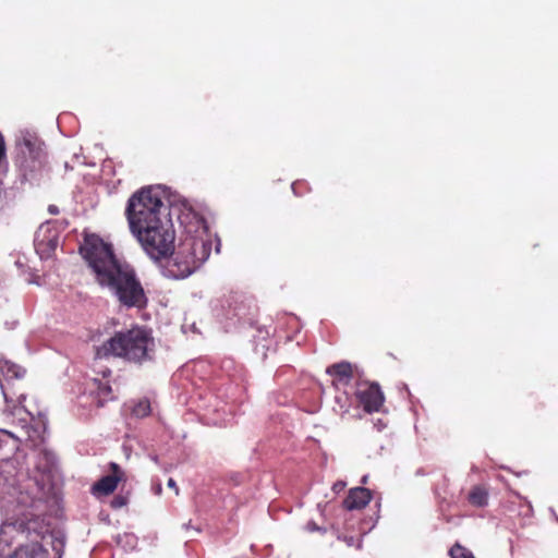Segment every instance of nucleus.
I'll return each mask as SVG.
<instances>
[{"instance_id":"obj_20","label":"nucleus","mask_w":558,"mask_h":558,"mask_svg":"<svg viewBox=\"0 0 558 558\" xmlns=\"http://www.w3.org/2000/svg\"><path fill=\"white\" fill-rule=\"evenodd\" d=\"M57 243H58L57 239H49V240H48V244H49V246H50V248H51V250H54V248H56Z\"/></svg>"},{"instance_id":"obj_5","label":"nucleus","mask_w":558,"mask_h":558,"mask_svg":"<svg viewBox=\"0 0 558 558\" xmlns=\"http://www.w3.org/2000/svg\"><path fill=\"white\" fill-rule=\"evenodd\" d=\"M162 195L159 186H148L130 197L125 214L131 231L170 217Z\"/></svg>"},{"instance_id":"obj_11","label":"nucleus","mask_w":558,"mask_h":558,"mask_svg":"<svg viewBox=\"0 0 558 558\" xmlns=\"http://www.w3.org/2000/svg\"><path fill=\"white\" fill-rule=\"evenodd\" d=\"M327 373L335 378L337 384L347 385L352 377V366L348 362L337 363L329 366Z\"/></svg>"},{"instance_id":"obj_10","label":"nucleus","mask_w":558,"mask_h":558,"mask_svg":"<svg viewBox=\"0 0 558 558\" xmlns=\"http://www.w3.org/2000/svg\"><path fill=\"white\" fill-rule=\"evenodd\" d=\"M372 499L371 492L367 488L355 487L349 493L344 499L343 505L348 510L362 509L368 505Z\"/></svg>"},{"instance_id":"obj_18","label":"nucleus","mask_w":558,"mask_h":558,"mask_svg":"<svg viewBox=\"0 0 558 558\" xmlns=\"http://www.w3.org/2000/svg\"><path fill=\"white\" fill-rule=\"evenodd\" d=\"M167 485H168L169 488L174 489L175 495H179V488H178L177 483H175V481L173 478H169Z\"/></svg>"},{"instance_id":"obj_27","label":"nucleus","mask_w":558,"mask_h":558,"mask_svg":"<svg viewBox=\"0 0 558 558\" xmlns=\"http://www.w3.org/2000/svg\"><path fill=\"white\" fill-rule=\"evenodd\" d=\"M156 490L159 493L161 490V487L160 486L156 487Z\"/></svg>"},{"instance_id":"obj_24","label":"nucleus","mask_w":558,"mask_h":558,"mask_svg":"<svg viewBox=\"0 0 558 558\" xmlns=\"http://www.w3.org/2000/svg\"><path fill=\"white\" fill-rule=\"evenodd\" d=\"M362 483H363V484H366V483H367V476H366V475H365V476H363V478H362Z\"/></svg>"},{"instance_id":"obj_25","label":"nucleus","mask_w":558,"mask_h":558,"mask_svg":"<svg viewBox=\"0 0 558 558\" xmlns=\"http://www.w3.org/2000/svg\"><path fill=\"white\" fill-rule=\"evenodd\" d=\"M114 504H116V505H118V506L123 505V502H122V501H114Z\"/></svg>"},{"instance_id":"obj_21","label":"nucleus","mask_w":558,"mask_h":558,"mask_svg":"<svg viewBox=\"0 0 558 558\" xmlns=\"http://www.w3.org/2000/svg\"><path fill=\"white\" fill-rule=\"evenodd\" d=\"M41 245H43V241H37L36 242V250H37V252H41V250H43Z\"/></svg>"},{"instance_id":"obj_16","label":"nucleus","mask_w":558,"mask_h":558,"mask_svg":"<svg viewBox=\"0 0 558 558\" xmlns=\"http://www.w3.org/2000/svg\"><path fill=\"white\" fill-rule=\"evenodd\" d=\"M36 143H37L36 137L31 135L29 133H22V136L19 140V145H24L28 149L29 153H32L34 150Z\"/></svg>"},{"instance_id":"obj_6","label":"nucleus","mask_w":558,"mask_h":558,"mask_svg":"<svg viewBox=\"0 0 558 558\" xmlns=\"http://www.w3.org/2000/svg\"><path fill=\"white\" fill-rule=\"evenodd\" d=\"M131 232L153 259H160L173 252L175 234L170 217Z\"/></svg>"},{"instance_id":"obj_9","label":"nucleus","mask_w":558,"mask_h":558,"mask_svg":"<svg viewBox=\"0 0 558 558\" xmlns=\"http://www.w3.org/2000/svg\"><path fill=\"white\" fill-rule=\"evenodd\" d=\"M111 468L113 474L104 476L95 483L93 486L94 494L109 495L117 488L118 483L121 480V471L116 463H111Z\"/></svg>"},{"instance_id":"obj_1","label":"nucleus","mask_w":558,"mask_h":558,"mask_svg":"<svg viewBox=\"0 0 558 558\" xmlns=\"http://www.w3.org/2000/svg\"><path fill=\"white\" fill-rule=\"evenodd\" d=\"M80 251L98 284L116 296L120 304L137 308L147 304V296L135 270L116 257L110 243L96 234H88Z\"/></svg>"},{"instance_id":"obj_8","label":"nucleus","mask_w":558,"mask_h":558,"mask_svg":"<svg viewBox=\"0 0 558 558\" xmlns=\"http://www.w3.org/2000/svg\"><path fill=\"white\" fill-rule=\"evenodd\" d=\"M355 397L363 409L368 413L379 411L384 403V395L376 384H359L355 390Z\"/></svg>"},{"instance_id":"obj_2","label":"nucleus","mask_w":558,"mask_h":558,"mask_svg":"<svg viewBox=\"0 0 558 558\" xmlns=\"http://www.w3.org/2000/svg\"><path fill=\"white\" fill-rule=\"evenodd\" d=\"M185 227V236L179 244L174 258L167 266V276L184 279L192 275L209 257L211 243L201 219Z\"/></svg>"},{"instance_id":"obj_3","label":"nucleus","mask_w":558,"mask_h":558,"mask_svg":"<svg viewBox=\"0 0 558 558\" xmlns=\"http://www.w3.org/2000/svg\"><path fill=\"white\" fill-rule=\"evenodd\" d=\"M49 538L36 521L4 524L0 531V551L4 553L14 542L16 548L9 558H48L45 545Z\"/></svg>"},{"instance_id":"obj_13","label":"nucleus","mask_w":558,"mask_h":558,"mask_svg":"<svg viewBox=\"0 0 558 558\" xmlns=\"http://www.w3.org/2000/svg\"><path fill=\"white\" fill-rule=\"evenodd\" d=\"M488 494L487 492L481 487H474L469 494V500L473 506L483 507L487 504Z\"/></svg>"},{"instance_id":"obj_23","label":"nucleus","mask_w":558,"mask_h":558,"mask_svg":"<svg viewBox=\"0 0 558 558\" xmlns=\"http://www.w3.org/2000/svg\"><path fill=\"white\" fill-rule=\"evenodd\" d=\"M102 374H104V378H105V377H107L108 375H110V374H111V371L107 369V371H105Z\"/></svg>"},{"instance_id":"obj_12","label":"nucleus","mask_w":558,"mask_h":558,"mask_svg":"<svg viewBox=\"0 0 558 558\" xmlns=\"http://www.w3.org/2000/svg\"><path fill=\"white\" fill-rule=\"evenodd\" d=\"M92 392L96 393L98 398V403L100 405L104 404L107 400L111 399V387L108 381H104V379L94 378Z\"/></svg>"},{"instance_id":"obj_15","label":"nucleus","mask_w":558,"mask_h":558,"mask_svg":"<svg viewBox=\"0 0 558 558\" xmlns=\"http://www.w3.org/2000/svg\"><path fill=\"white\" fill-rule=\"evenodd\" d=\"M451 558H475L471 550L461 546L460 544H456L450 549Z\"/></svg>"},{"instance_id":"obj_28","label":"nucleus","mask_w":558,"mask_h":558,"mask_svg":"<svg viewBox=\"0 0 558 558\" xmlns=\"http://www.w3.org/2000/svg\"><path fill=\"white\" fill-rule=\"evenodd\" d=\"M156 490L159 493L161 490V487L160 486L156 487Z\"/></svg>"},{"instance_id":"obj_22","label":"nucleus","mask_w":558,"mask_h":558,"mask_svg":"<svg viewBox=\"0 0 558 558\" xmlns=\"http://www.w3.org/2000/svg\"><path fill=\"white\" fill-rule=\"evenodd\" d=\"M345 542L349 546H351V545H353L354 539H353V537H349V538H345Z\"/></svg>"},{"instance_id":"obj_14","label":"nucleus","mask_w":558,"mask_h":558,"mask_svg":"<svg viewBox=\"0 0 558 558\" xmlns=\"http://www.w3.org/2000/svg\"><path fill=\"white\" fill-rule=\"evenodd\" d=\"M150 413V403L143 399L135 403L132 408V414L136 417H145Z\"/></svg>"},{"instance_id":"obj_17","label":"nucleus","mask_w":558,"mask_h":558,"mask_svg":"<svg viewBox=\"0 0 558 558\" xmlns=\"http://www.w3.org/2000/svg\"><path fill=\"white\" fill-rule=\"evenodd\" d=\"M345 487V483L342 482V481H339L337 483L333 484L332 486V490L336 493V494H339L340 492H342Z\"/></svg>"},{"instance_id":"obj_7","label":"nucleus","mask_w":558,"mask_h":558,"mask_svg":"<svg viewBox=\"0 0 558 558\" xmlns=\"http://www.w3.org/2000/svg\"><path fill=\"white\" fill-rule=\"evenodd\" d=\"M24 375L25 369L22 366L8 360L0 361V386L7 401L15 397L19 401L24 398L22 393L17 396L14 390V380H21Z\"/></svg>"},{"instance_id":"obj_19","label":"nucleus","mask_w":558,"mask_h":558,"mask_svg":"<svg viewBox=\"0 0 558 558\" xmlns=\"http://www.w3.org/2000/svg\"><path fill=\"white\" fill-rule=\"evenodd\" d=\"M4 156V141L2 135L0 134V160Z\"/></svg>"},{"instance_id":"obj_4","label":"nucleus","mask_w":558,"mask_h":558,"mask_svg":"<svg viewBox=\"0 0 558 558\" xmlns=\"http://www.w3.org/2000/svg\"><path fill=\"white\" fill-rule=\"evenodd\" d=\"M155 341L150 331L134 327L117 332L97 349L98 357L117 356L130 362L142 363L151 357Z\"/></svg>"},{"instance_id":"obj_26","label":"nucleus","mask_w":558,"mask_h":558,"mask_svg":"<svg viewBox=\"0 0 558 558\" xmlns=\"http://www.w3.org/2000/svg\"><path fill=\"white\" fill-rule=\"evenodd\" d=\"M49 210H50V213H52V214H54V213H56V211H54V208H52V207H50V208H49Z\"/></svg>"}]
</instances>
